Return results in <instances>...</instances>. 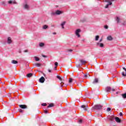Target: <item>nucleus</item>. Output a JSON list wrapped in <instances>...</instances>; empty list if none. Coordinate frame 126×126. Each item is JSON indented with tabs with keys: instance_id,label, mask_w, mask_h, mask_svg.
I'll use <instances>...</instances> for the list:
<instances>
[{
	"instance_id": "nucleus-1",
	"label": "nucleus",
	"mask_w": 126,
	"mask_h": 126,
	"mask_svg": "<svg viewBox=\"0 0 126 126\" xmlns=\"http://www.w3.org/2000/svg\"><path fill=\"white\" fill-rule=\"evenodd\" d=\"M103 105L100 104H97L92 107V110H102Z\"/></svg>"
},
{
	"instance_id": "nucleus-2",
	"label": "nucleus",
	"mask_w": 126,
	"mask_h": 126,
	"mask_svg": "<svg viewBox=\"0 0 126 126\" xmlns=\"http://www.w3.org/2000/svg\"><path fill=\"white\" fill-rule=\"evenodd\" d=\"M63 11L57 10L55 12H52L51 15H60V14H63Z\"/></svg>"
},
{
	"instance_id": "nucleus-3",
	"label": "nucleus",
	"mask_w": 126,
	"mask_h": 126,
	"mask_svg": "<svg viewBox=\"0 0 126 126\" xmlns=\"http://www.w3.org/2000/svg\"><path fill=\"white\" fill-rule=\"evenodd\" d=\"M105 92H107V93H109V92H111V90L112 91H117L116 89H112L111 87H106L105 89Z\"/></svg>"
},
{
	"instance_id": "nucleus-4",
	"label": "nucleus",
	"mask_w": 126,
	"mask_h": 126,
	"mask_svg": "<svg viewBox=\"0 0 126 126\" xmlns=\"http://www.w3.org/2000/svg\"><path fill=\"white\" fill-rule=\"evenodd\" d=\"M103 1L105 2H108V3L105 6V8H108L109 5H112V3L110 0H104Z\"/></svg>"
},
{
	"instance_id": "nucleus-5",
	"label": "nucleus",
	"mask_w": 126,
	"mask_h": 126,
	"mask_svg": "<svg viewBox=\"0 0 126 126\" xmlns=\"http://www.w3.org/2000/svg\"><path fill=\"white\" fill-rule=\"evenodd\" d=\"M81 31L80 30V29H77L75 31V34L76 35V36H77V37H78V38L80 37V34H79V33H80Z\"/></svg>"
},
{
	"instance_id": "nucleus-6",
	"label": "nucleus",
	"mask_w": 126,
	"mask_h": 126,
	"mask_svg": "<svg viewBox=\"0 0 126 126\" xmlns=\"http://www.w3.org/2000/svg\"><path fill=\"white\" fill-rule=\"evenodd\" d=\"M81 108L83 109L84 111H87V108H88V105L87 104L82 105L81 106Z\"/></svg>"
},
{
	"instance_id": "nucleus-7",
	"label": "nucleus",
	"mask_w": 126,
	"mask_h": 126,
	"mask_svg": "<svg viewBox=\"0 0 126 126\" xmlns=\"http://www.w3.org/2000/svg\"><path fill=\"white\" fill-rule=\"evenodd\" d=\"M19 107H20L21 109H27V105L25 104H20L19 105Z\"/></svg>"
},
{
	"instance_id": "nucleus-8",
	"label": "nucleus",
	"mask_w": 126,
	"mask_h": 126,
	"mask_svg": "<svg viewBox=\"0 0 126 126\" xmlns=\"http://www.w3.org/2000/svg\"><path fill=\"white\" fill-rule=\"evenodd\" d=\"M123 69L125 71L122 72V75L123 76H126V68L125 67H123Z\"/></svg>"
},
{
	"instance_id": "nucleus-9",
	"label": "nucleus",
	"mask_w": 126,
	"mask_h": 126,
	"mask_svg": "<svg viewBox=\"0 0 126 126\" xmlns=\"http://www.w3.org/2000/svg\"><path fill=\"white\" fill-rule=\"evenodd\" d=\"M39 81L40 83H44V82H45V78L44 77H41L39 79Z\"/></svg>"
},
{
	"instance_id": "nucleus-10",
	"label": "nucleus",
	"mask_w": 126,
	"mask_h": 126,
	"mask_svg": "<svg viewBox=\"0 0 126 126\" xmlns=\"http://www.w3.org/2000/svg\"><path fill=\"white\" fill-rule=\"evenodd\" d=\"M107 119L109 120V121H113V120H115V118H114V116H107Z\"/></svg>"
},
{
	"instance_id": "nucleus-11",
	"label": "nucleus",
	"mask_w": 126,
	"mask_h": 126,
	"mask_svg": "<svg viewBox=\"0 0 126 126\" xmlns=\"http://www.w3.org/2000/svg\"><path fill=\"white\" fill-rule=\"evenodd\" d=\"M115 121L116 122H117V123H121L122 122V120L119 117H115Z\"/></svg>"
},
{
	"instance_id": "nucleus-12",
	"label": "nucleus",
	"mask_w": 126,
	"mask_h": 126,
	"mask_svg": "<svg viewBox=\"0 0 126 126\" xmlns=\"http://www.w3.org/2000/svg\"><path fill=\"white\" fill-rule=\"evenodd\" d=\"M99 82V80L98 78H95L94 81L93 82V84H96Z\"/></svg>"
},
{
	"instance_id": "nucleus-13",
	"label": "nucleus",
	"mask_w": 126,
	"mask_h": 126,
	"mask_svg": "<svg viewBox=\"0 0 126 126\" xmlns=\"http://www.w3.org/2000/svg\"><path fill=\"white\" fill-rule=\"evenodd\" d=\"M12 41L11 40V38L10 37H8L7 39V43L8 44H11Z\"/></svg>"
},
{
	"instance_id": "nucleus-14",
	"label": "nucleus",
	"mask_w": 126,
	"mask_h": 126,
	"mask_svg": "<svg viewBox=\"0 0 126 126\" xmlns=\"http://www.w3.org/2000/svg\"><path fill=\"white\" fill-rule=\"evenodd\" d=\"M33 65H34V66H37V67H40L42 64H41L40 63H35L33 64Z\"/></svg>"
},
{
	"instance_id": "nucleus-15",
	"label": "nucleus",
	"mask_w": 126,
	"mask_h": 126,
	"mask_svg": "<svg viewBox=\"0 0 126 126\" xmlns=\"http://www.w3.org/2000/svg\"><path fill=\"white\" fill-rule=\"evenodd\" d=\"M8 3L9 4H11V3H13L14 4H16V1H15V0H13V1L10 0L8 1Z\"/></svg>"
},
{
	"instance_id": "nucleus-16",
	"label": "nucleus",
	"mask_w": 126,
	"mask_h": 126,
	"mask_svg": "<svg viewBox=\"0 0 126 126\" xmlns=\"http://www.w3.org/2000/svg\"><path fill=\"white\" fill-rule=\"evenodd\" d=\"M24 8H25V9H27L28 10V9H29L30 7H29V5L27 4H26L24 5Z\"/></svg>"
},
{
	"instance_id": "nucleus-17",
	"label": "nucleus",
	"mask_w": 126,
	"mask_h": 126,
	"mask_svg": "<svg viewBox=\"0 0 126 126\" xmlns=\"http://www.w3.org/2000/svg\"><path fill=\"white\" fill-rule=\"evenodd\" d=\"M96 45L97 46L99 45V47H100L101 48H103V47H104V44H103V43H100L99 42H97Z\"/></svg>"
},
{
	"instance_id": "nucleus-18",
	"label": "nucleus",
	"mask_w": 126,
	"mask_h": 126,
	"mask_svg": "<svg viewBox=\"0 0 126 126\" xmlns=\"http://www.w3.org/2000/svg\"><path fill=\"white\" fill-rule=\"evenodd\" d=\"M80 62L81 63L82 65L83 64H85V63H86V61H84L83 60H80Z\"/></svg>"
},
{
	"instance_id": "nucleus-19",
	"label": "nucleus",
	"mask_w": 126,
	"mask_h": 126,
	"mask_svg": "<svg viewBox=\"0 0 126 126\" xmlns=\"http://www.w3.org/2000/svg\"><path fill=\"white\" fill-rule=\"evenodd\" d=\"M107 39L109 41H112V40H113V37H112V36L109 35L107 36Z\"/></svg>"
},
{
	"instance_id": "nucleus-20",
	"label": "nucleus",
	"mask_w": 126,
	"mask_h": 126,
	"mask_svg": "<svg viewBox=\"0 0 126 126\" xmlns=\"http://www.w3.org/2000/svg\"><path fill=\"white\" fill-rule=\"evenodd\" d=\"M115 20H116L117 23H120V20H121V19H120L119 17H116Z\"/></svg>"
},
{
	"instance_id": "nucleus-21",
	"label": "nucleus",
	"mask_w": 126,
	"mask_h": 126,
	"mask_svg": "<svg viewBox=\"0 0 126 126\" xmlns=\"http://www.w3.org/2000/svg\"><path fill=\"white\" fill-rule=\"evenodd\" d=\"M11 63H13L14 64H16V63H18V62L17 61L12 60L11 61Z\"/></svg>"
},
{
	"instance_id": "nucleus-22",
	"label": "nucleus",
	"mask_w": 126,
	"mask_h": 126,
	"mask_svg": "<svg viewBox=\"0 0 126 126\" xmlns=\"http://www.w3.org/2000/svg\"><path fill=\"white\" fill-rule=\"evenodd\" d=\"M72 51L73 50L72 49H67L65 52V53H72Z\"/></svg>"
},
{
	"instance_id": "nucleus-23",
	"label": "nucleus",
	"mask_w": 126,
	"mask_h": 126,
	"mask_svg": "<svg viewBox=\"0 0 126 126\" xmlns=\"http://www.w3.org/2000/svg\"><path fill=\"white\" fill-rule=\"evenodd\" d=\"M32 75H33V74H32V73H28V74H27V77H28V78L31 77L32 76Z\"/></svg>"
},
{
	"instance_id": "nucleus-24",
	"label": "nucleus",
	"mask_w": 126,
	"mask_h": 126,
	"mask_svg": "<svg viewBox=\"0 0 126 126\" xmlns=\"http://www.w3.org/2000/svg\"><path fill=\"white\" fill-rule=\"evenodd\" d=\"M39 47H44V46H45V43H43V42H40L39 43Z\"/></svg>"
},
{
	"instance_id": "nucleus-25",
	"label": "nucleus",
	"mask_w": 126,
	"mask_h": 126,
	"mask_svg": "<svg viewBox=\"0 0 126 126\" xmlns=\"http://www.w3.org/2000/svg\"><path fill=\"white\" fill-rule=\"evenodd\" d=\"M65 24V22H63L62 24H61V26L63 28V29H64V27H63V25H64Z\"/></svg>"
},
{
	"instance_id": "nucleus-26",
	"label": "nucleus",
	"mask_w": 126,
	"mask_h": 126,
	"mask_svg": "<svg viewBox=\"0 0 126 126\" xmlns=\"http://www.w3.org/2000/svg\"><path fill=\"white\" fill-rule=\"evenodd\" d=\"M34 60L36 61V62H39V61H40V58L35 56Z\"/></svg>"
},
{
	"instance_id": "nucleus-27",
	"label": "nucleus",
	"mask_w": 126,
	"mask_h": 126,
	"mask_svg": "<svg viewBox=\"0 0 126 126\" xmlns=\"http://www.w3.org/2000/svg\"><path fill=\"white\" fill-rule=\"evenodd\" d=\"M1 5H3L4 6H6V3H5V1H3L1 2Z\"/></svg>"
},
{
	"instance_id": "nucleus-28",
	"label": "nucleus",
	"mask_w": 126,
	"mask_h": 126,
	"mask_svg": "<svg viewBox=\"0 0 126 126\" xmlns=\"http://www.w3.org/2000/svg\"><path fill=\"white\" fill-rule=\"evenodd\" d=\"M52 107H54V104L51 103L48 106L47 108H51Z\"/></svg>"
},
{
	"instance_id": "nucleus-29",
	"label": "nucleus",
	"mask_w": 126,
	"mask_h": 126,
	"mask_svg": "<svg viewBox=\"0 0 126 126\" xmlns=\"http://www.w3.org/2000/svg\"><path fill=\"white\" fill-rule=\"evenodd\" d=\"M99 38H100V36H99V35L95 36V41H98L99 40Z\"/></svg>"
},
{
	"instance_id": "nucleus-30",
	"label": "nucleus",
	"mask_w": 126,
	"mask_h": 126,
	"mask_svg": "<svg viewBox=\"0 0 126 126\" xmlns=\"http://www.w3.org/2000/svg\"><path fill=\"white\" fill-rule=\"evenodd\" d=\"M57 78L59 79V80H61V81H62L63 80V79H62V77H61V76H60L59 75L57 76Z\"/></svg>"
},
{
	"instance_id": "nucleus-31",
	"label": "nucleus",
	"mask_w": 126,
	"mask_h": 126,
	"mask_svg": "<svg viewBox=\"0 0 126 126\" xmlns=\"http://www.w3.org/2000/svg\"><path fill=\"white\" fill-rule=\"evenodd\" d=\"M48 26L45 25L43 26V29L46 30L48 28Z\"/></svg>"
},
{
	"instance_id": "nucleus-32",
	"label": "nucleus",
	"mask_w": 126,
	"mask_h": 126,
	"mask_svg": "<svg viewBox=\"0 0 126 126\" xmlns=\"http://www.w3.org/2000/svg\"><path fill=\"white\" fill-rule=\"evenodd\" d=\"M76 66L77 67H81V66H82V64H76Z\"/></svg>"
},
{
	"instance_id": "nucleus-33",
	"label": "nucleus",
	"mask_w": 126,
	"mask_h": 126,
	"mask_svg": "<svg viewBox=\"0 0 126 126\" xmlns=\"http://www.w3.org/2000/svg\"><path fill=\"white\" fill-rule=\"evenodd\" d=\"M73 80V79H72L71 78H70L69 79V83H71V82H72Z\"/></svg>"
},
{
	"instance_id": "nucleus-34",
	"label": "nucleus",
	"mask_w": 126,
	"mask_h": 126,
	"mask_svg": "<svg viewBox=\"0 0 126 126\" xmlns=\"http://www.w3.org/2000/svg\"><path fill=\"white\" fill-rule=\"evenodd\" d=\"M41 106H43V107H46V106H47V103H43L41 104Z\"/></svg>"
},
{
	"instance_id": "nucleus-35",
	"label": "nucleus",
	"mask_w": 126,
	"mask_h": 126,
	"mask_svg": "<svg viewBox=\"0 0 126 126\" xmlns=\"http://www.w3.org/2000/svg\"><path fill=\"white\" fill-rule=\"evenodd\" d=\"M18 111L20 112V113H23V110L21 109H19Z\"/></svg>"
},
{
	"instance_id": "nucleus-36",
	"label": "nucleus",
	"mask_w": 126,
	"mask_h": 126,
	"mask_svg": "<svg viewBox=\"0 0 126 126\" xmlns=\"http://www.w3.org/2000/svg\"><path fill=\"white\" fill-rule=\"evenodd\" d=\"M104 28L105 29H108V28H109V27L108 26V25H105L104 26Z\"/></svg>"
},
{
	"instance_id": "nucleus-37",
	"label": "nucleus",
	"mask_w": 126,
	"mask_h": 126,
	"mask_svg": "<svg viewBox=\"0 0 126 126\" xmlns=\"http://www.w3.org/2000/svg\"><path fill=\"white\" fill-rule=\"evenodd\" d=\"M58 64H59V63H58V62H55V66H56V67L58 66Z\"/></svg>"
},
{
	"instance_id": "nucleus-38",
	"label": "nucleus",
	"mask_w": 126,
	"mask_h": 126,
	"mask_svg": "<svg viewBox=\"0 0 126 126\" xmlns=\"http://www.w3.org/2000/svg\"><path fill=\"white\" fill-rule=\"evenodd\" d=\"M107 112H110V111H111V108L110 107L107 108Z\"/></svg>"
},
{
	"instance_id": "nucleus-39",
	"label": "nucleus",
	"mask_w": 126,
	"mask_h": 126,
	"mask_svg": "<svg viewBox=\"0 0 126 126\" xmlns=\"http://www.w3.org/2000/svg\"><path fill=\"white\" fill-rule=\"evenodd\" d=\"M82 122H83L82 120L80 119L79 120L78 123L79 124H81Z\"/></svg>"
},
{
	"instance_id": "nucleus-40",
	"label": "nucleus",
	"mask_w": 126,
	"mask_h": 126,
	"mask_svg": "<svg viewBox=\"0 0 126 126\" xmlns=\"http://www.w3.org/2000/svg\"><path fill=\"white\" fill-rule=\"evenodd\" d=\"M60 84H61V87H63V84H64V83H63V82H61Z\"/></svg>"
},
{
	"instance_id": "nucleus-41",
	"label": "nucleus",
	"mask_w": 126,
	"mask_h": 126,
	"mask_svg": "<svg viewBox=\"0 0 126 126\" xmlns=\"http://www.w3.org/2000/svg\"><path fill=\"white\" fill-rule=\"evenodd\" d=\"M84 77H85V78H87V77H88V75L85 74V75H84Z\"/></svg>"
},
{
	"instance_id": "nucleus-42",
	"label": "nucleus",
	"mask_w": 126,
	"mask_h": 126,
	"mask_svg": "<svg viewBox=\"0 0 126 126\" xmlns=\"http://www.w3.org/2000/svg\"><path fill=\"white\" fill-rule=\"evenodd\" d=\"M122 25H124V26H125V25H126V22H124L123 24Z\"/></svg>"
},
{
	"instance_id": "nucleus-43",
	"label": "nucleus",
	"mask_w": 126,
	"mask_h": 126,
	"mask_svg": "<svg viewBox=\"0 0 126 126\" xmlns=\"http://www.w3.org/2000/svg\"><path fill=\"white\" fill-rule=\"evenodd\" d=\"M44 113L45 114H48V110H44Z\"/></svg>"
},
{
	"instance_id": "nucleus-44",
	"label": "nucleus",
	"mask_w": 126,
	"mask_h": 126,
	"mask_svg": "<svg viewBox=\"0 0 126 126\" xmlns=\"http://www.w3.org/2000/svg\"><path fill=\"white\" fill-rule=\"evenodd\" d=\"M24 53H28V50H26L24 51Z\"/></svg>"
},
{
	"instance_id": "nucleus-45",
	"label": "nucleus",
	"mask_w": 126,
	"mask_h": 126,
	"mask_svg": "<svg viewBox=\"0 0 126 126\" xmlns=\"http://www.w3.org/2000/svg\"><path fill=\"white\" fill-rule=\"evenodd\" d=\"M119 115H120V116L121 117H122V116H123V113L120 112V114H119Z\"/></svg>"
},
{
	"instance_id": "nucleus-46",
	"label": "nucleus",
	"mask_w": 126,
	"mask_h": 126,
	"mask_svg": "<svg viewBox=\"0 0 126 126\" xmlns=\"http://www.w3.org/2000/svg\"><path fill=\"white\" fill-rule=\"evenodd\" d=\"M18 52L19 53V54H21V50L19 49Z\"/></svg>"
},
{
	"instance_id": "nucleus-47",
	"label": "nucleus",
	"mask_w": 126,
	"mask_h": 126,
	"mask_svg": "<svg viewBox=\"0 0 126 126\" xmlns=\"http://www.w3.org/2000/svg\"><path fill=\"white\" fill-rule=\"evenodd\" d=\"M42 57L43 58H47V56H45V55H42Z\"/></svg>"
},
{
	"instance_id": "nucleus-48",
	"label": "nucleus",
	"mask_w": 126,
	"mask_h": 126,
	"mask_svg": "<svg viewBox=\"0 0 126 126\" xmlns=\"http://www.w3.org/2000/svg\"><path fill=\"white\" fill-rule=\"evenodd\" d=\"M48 71H49V72H52V70H51V69H48Z\"/></svg>"
},
{
	"instance_id": "nucleus-49",
	"label": "nucleus",
	"mask_w": 126,
	"mask_h": 126,
	"mask_svg": "<svg viewBox=\"0 0 126 126\" xmlns=\"http://www.w3.org/2000/svg\"><path fill=\"white\" fill-rule=\"evenodd\" d=\"M54 69H55V70H57V66H55V67H54Z\"/></svg>"
},
{
	"instance_id": "nucleus-50",
	"label": "nucleus",
	"mask_w": 126,
	"mask_h": 126,
	"mask_svg": "<svg viewBox=\"0 0 126 126\" xmlns=\"http://www.w3.org/2000/svg\"><path fill=\"white\" fill-rule=\"evenodd\" d=\"M56 34H57V33H56V32H53V35H56Z\"/></svg>"
},
{
	"instance_id": "nucleus-51",
	"label": "nucleus",
	"mask_w": 126,
	"mask_h": 126,
	"mask_svg": "<svg viewBox=\"0 0 126 126\" xmlns=\"http://www.w3.org/2000/svg\"><path fill=\"white\" fill-rule=\"evenodd\" d=\"M102 42V39L99 40V42Z\"/></svg>"
},
{
	"instance_id": "nucleus-52",
	"label": "nucleus",
	"mask_w": 126,
	"mask_h": 126,
	"mask_svg": "<svg viewBox=\"0 0 126 126\" xmlns=\"http://www.w3.org/2000/svg\"><path fill=\"white\" fill-rule=\"evenodd\" d=\"M116 94H119V92H116Z\"/></svg>"
},
{
	"instance_id": "nucleus-53",
	"label": "nucleus",
	"mask_w": 126,
	"mask_h": 126,
	"mask_svg": "<svg viewBox=\"0 0 126 126\" xmlns=\"http://www.w3.org/2000/svg\"><path fill=\"white\" fill-rule=\"evenodd\" d=\"M0 83H1V82L0 81Z\"/></svg>"
},
{
	"instance_id": "nucleus-54",
	"label": "nucleus",
	"mask_w": 126,
	"mask_h": 126,
	"mask_svg": "<svg viewBox=\"0 0 126 126\" xmlns=\"http://www.w3.org/2000/svg\"><path fill=\"white\" fill-rule=\"evenodd\" d=\"M44 74V76H45V74Z\"/></svg>"
}]
</instances>
